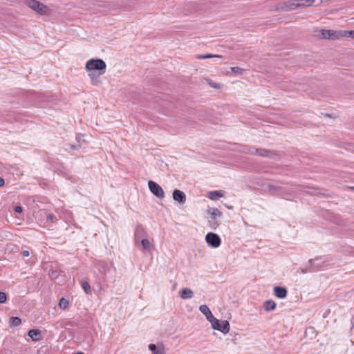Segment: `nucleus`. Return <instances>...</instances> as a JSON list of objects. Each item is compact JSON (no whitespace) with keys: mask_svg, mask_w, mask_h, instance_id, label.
Masks as SVG:
<instances>
[{"mask_svg":"<svg viewBox=\"0 0 354 354\" xmlns=\"http://www.w3.org/2000/svg\"><path fill=\"white\" fill-rule=\"evenodd\" d=\"M25 5L32 11L41 15H49L50 9L37 0H25Z\"/></svg>","mask_w":354,"mask_h":354,"instance_id":"f257e3e1","label":"nucleus"},{"mask_svg":"<svg viewBox=\"0 0 354 354\" xmlns=\"http://www.w3.org/2000/svg\"><path fill=\"white\" fill-rule=\"evenodd\" d=\"M106 67V63L101 59H91L86 62L85 66L86 71H98L99 75H102L105 73Z\"/></svg>","mask_w":354,"mask_h":354,"instance_id":"f03ea898","label":"nucleus"},{"mask_svg":"<svg viewBox=\"0 0 354 354\" xmlns=\"http://www.w3.org/2000/svg\"><path fill=\"white\" fill-rule=\"evenodd\" d=\"M322 39L338 40L342 38V30L321 29L317 35Z\"/></svg>","mask_w":354,"mask_h":354,"instance_id":"7ed1b4c3","label":"nucleus"},{"mask_svg":"<svg viewBox=\"0 0 354 354\" xmlns=\"http://www.w3.org/2000/svg\"><path fill=\"white\" fill-rule=\"evenodd\" d=\"M298 8V0H289L278 3L274 7V10L281 12H289Z\"/></svg>","mask_w":354,"mask_h":354,"instance_id":"20e7f679","label":"nucleus"},{"mask_svg":"<svg viewBox=\"0 0 354 354\" xmlns=\"http://www.w3.org/2000/svg\"><path fill=\"white\" fill-rule=\"evenodd\" d=\"M210 323L213 329L218 330L223 334H227L230 331V326L229 322L227 320L221 321L214 318Z\"/></svg>","mask_w":354,"mask_h":354,"instance_id":"39448f33","label":"nucleus"},{"mask_svg":"<svg viewBox=\"0 0 354 354\" xmlns=\"http://www.w3.org/2000/svg\"><path fill=\"white\" fill-rule=\"evenodd\" d=\"M308 263L310 264V267L309 268V272H317L321 270H324L326 268L328 264H326L327 261H321L320 258H316L315 259L309 260Z\"/></svg>","mask_w":354,"mask_h":354,"instance_id":"423d86ee","label":"nucleus"},{"mask_svg":"<svg viewBox=\"0 0 354 354\" xmlns=\"http://www.w3.org/2000/svg\"><path fill=\"white\" fill-rule=\"evenodd\" d=\"M148 186L150 192L158 198H163L165 197V192L162 188L156 182L149 180Z\"/></svg>","mask_w":354,"mask_h":354,"instance_id":"0eeeda50","label":"nucleus"},{"mask_svg":"<svg viewBox=\"0 0 354 354\" xmlns=\"http://www.w3.org/2000/svg\"><path fill=\"white\" fill-rule=\"evenodd\" d=\"M172 197L175 201L178 202L180 204H184L186 201L185 194L179 189H175L173 192Z\"/></svg>","mask_w":354,"mask_h":354,"instance_id":"6e6552de","label":"nucleus"},{"mask_svg":"<svg viewBox=\"0 0 354 354\" xmlns=\"http://www.w3.org/2000/svg\"><path fill=\"white\" fill-rule=\"evenodd\" d=\"M287 289L281 286H275L273 289L274 295L279 299H284L287 296Z\"/></svg>","mask_w":354,"mask_h":354,"instance_id":"1a4fd4ad","label":"nucleus"},{"mask_svg":"<svg viewBox=\"0 0 354 354\" xmlns=\"http://www.w3.org/2000/svg\"><path fill=\"white\" fill-rule=\"evenodd\" d=\"M199 310L206 317V319L211 322L215 317L212 315L209 307L206 305H201L199 307Z\"/></svg>","mask_w":354,"mask_h":354,"instance_id":"9d476101","label":"nucleus"},{"mask_svg":"<svg viewBox=\"0 0 354 354\" xmlns=\"http://www.w3.org/2000/svg\"><path fill=\"white\" fill-rule=\"evenodd\" d=\"M28 334L34 342H37L42 339L41 333L39 329H31L28 331Z\"/></svg>","mask_w":354,"mask_h":354,"instance_id":"9b49d317","label":"nucleus"},{"mask_svg":"<svg viewBox=\"0 0 354 354\" xmlns=\"http://www.w3.org/2000/svg\"><path fill=\"white\" fill-rule=\"evenodd\" d=\"M207 243H221L220 237L214 233L209 232L205 236Z\"/></svg>","mask_w":354,"mask_h":354,"instance_id":"f8f14e48","label":"nucleus"},{"mask_svg":"<svg viewBox=\"0 0 354 354\" xmlns=\"http://www.w3.org/2000/svg\"><path fill=\"white\" fill-rule=\"evenodd\" d=\"M206 196L212 201H216L218 198L223 197L224 194H223V192L221 190H216V191L209 192L207 194Z\"/></svg>","mask_w":354,"mask_h":354,"instance_id":"ddd939ff","label":"nucleus"},{"mask_svg":"<svg viewBox=\"0 0 354 354\" xmlns=\"http://www.w3.org/2000/svg\"><path fill=\"white\" fill-rule=\"evenodd\" d=\"M244 70L240 67H238V66H234V67H230L229 68V71H227L225 72V75H241L243 74Z\"/></svg>","mask_w":354,"mask_h":354,"instance_id":"4468645a","label":"nucleus"},{"mask_svg":"<svg viewBox=\"0 0 354 354\" xmlns=\"http://www.w3.org/2000/svg\"><path fill=\"white\" fill-rule=\"evenodd\" d=\"M180 297L183 299H190L193 297L194 292L193 291L187 288H183L180 292Z\"/></svg>","mask_w":354,"mask_h":354,"instance_id":"2eb2a0df","label":"nucleus"},{"mask_svg":"<svg viewBox=\"0 0 354 354\" xmlns=\"http://www.w3.org/2000/svg\"><path fill=\"white\" fill-rule=\"evenodd\" d=\"M263 308L267 312L274 310L276 308V303L272 300H267L263 302Z\"/></svg>","mask_w":354,"mask_h":354,"instance_id":"dca6fc26","label":"nucleus"},{"mask_svg":"<svg viewBox=\"0 0 354 354\" xmlns=\"http://www.w3.org/2000/svg\"><path fill=\"white\" fill-rule=\"evenodd\" d=\"M315 0H298V8H304L312 6Z\"/></svg>","mask_w":354,"mask_h":354,"instance_id":"f3484780","label":"nucleus"},{"mask_svg":"<svg viewBox=\"0 0 354 354\" xmlns=\"http://www.w3.org/2000/svg\"><path fill=\"white\" fill-rule=\"evenodd\" d=\"M208 213L212 216L213 218L220 217L222 215L221 212L217 208H209Z\"/></svg>","mask_w":354,"mask_h":354,"instance_id":"a211bd4d","label":"nucleus"},{"mask_svg":"<svg viewBox=\"0 0 354 354\" xmlns=\"http://www.w3.org/2000/svg\"><path fill=\"white\" fill-rule=\"evenodd\" d=\"M149 349L152 352V354L157 353L160 351H165L164 347L161 346H156L154 344H150L149 345Z\"/></svg>","mask_w":354,"mask_h":354,"instance_id":"6ab92c4d","label":"nucleus"},{"mask_svg":"<svg viewBox=\"0 0 354 354\" xmlns=\"http://www.w3.org/2000/svg\"><path fill=\"white\" fill-rule=\"evenodd\" d=\"M88 76L93 85H98L100 83L99 75H97L93 73H91L88 74Z\"/></svg>","mask_w":354,"mask_h":354,"instance_id":"aec40b11","label":"nucleus"},{"mask_svg":"<svg viewBox=\"0 0 354 354\" xmlns=\"http://www.w3.org/2000/svg\"><path fill=\"white\" fill-rule=\"evenodd\" d=\"M21 323V320L18 317H12L10 319V324L11 326H18Z\"/></svg>","mask_w":354,"mask_h":354,"instance_id":"412c9836","label":"nucleus"},{"mask_svg":"<svg viewBox=\"0 0 354 354\" xmlns=\"http://www.w3.org/2000/svg\"><path fill=\"white\" fill-rule=\"evenodd\" d=\"M82 288L86 294H88V295L91 294V292H92L91 288V286L88 281H83L82 283Z\"/></svg>","mask_w":354,"mask_h":354,"instance_id":"4be33fe9","label":"nucleus"},{"mask_svg":"<svg viewBox=\"0 0 354 354\" xmlns=\"http://www.w3.org/2000/svg\"><path fill=\"white\" fill-rule=\"evenodd\" d=\"M59 306L60 308L65 310L68 306V301L66 299L62 297L59 302Z\"/></svg>","mask_w":354,"mask_h":354,"instance_id":"5701e85b","label":"nucleus"},{"mask_svg":"<svg viewBox=\"0 0 354 354\" xmlns=\"http://www.w3.org/2000/svg\"><path fill=\"white\" fill-rule=\"evenodd\" d=\"M139 246H142L140 250L142 252H151L153 249V245H138Z\"/></svg>","mask_w":354,"mask_h":354,"instance_id":"b1692460","label":"nucleus"},{"mask_svg":"<svg viewBox=\"0 0 354 354\" xmlns=\"http://www.w3.org/2000/svg\"><path fill=\"white\" fill-rule=\"evenodd\" d=\"M342 37H351L354 39V30H342Z\"/></svg>","mask_w":354,"mask_h":354,"instance_id":"393cba45","label":"nucleus"},{"mask_svg":"<svg viewBox=\"0 0 354 354\" xmlns=\"http://www.w3.org/2000/svg\"><path fill=\"white\" fill-rule=\"evenodd\" d=\"M54 218H55V217H54L53 214H50L46 215V221L44 223V226L46 227H50V226L48 224H47V223H48V222L52 223L53 221Z\"/></svg>","mask_w":354,"mask_h":354,"instance_id":"a878e982","label":"nucleus"},{"mask_svg":"<svg viewBox=\"0 0 354 354\" xmlns=\"http://www.w3.org/2000/svg\"><path fill=\"white\" fill-rule=\"evenodd\" d=\"M7 301V295L4 292H0V304H5Z\"/></svg>","mask_w":354,"mask_h":354,"instance_id":"bb28decb","label":"nucleus"},{"mask_svg":"<svg viewBox=\"0 0 354 354\" xmlns=\"http://www.w3.org/2000/svg\"><path fill=\"white\" fill-rule=\"evenodd\" d=\"M257 153L261 156H268V151L263 149H257Z\"/></svg>","mask_w":354,"mask_h":354,"instance_id":"cd10ccee","label":"nucleus"},{"mask_svg":"<svg viewBox=\"0 0 354 354\" xmlns=\"http://www.w3.org/2000/svg\"><path fill=\"white\" fill-rule=\"evenodd\" d=\"M205 59L212 58V57H222L221 55H213V54H206L205 55Z\"/></svg>","mask_w":354,"mask_h":354,"instance_id":"c85d7f7f","label":"nucleus"},{"mask_svg":"<svg viewBox=\"0 0 354 354\" xmlns=\"http://www.w3.org/2000/svg\"><path fill=\"white\" fill-rule=\"evenodd\" d=\"M209 85L212 87V88H220L221 86L218 84L217 83H214V82H209Z\"/></svg>","mask_w":354,"mask_h":354,"instance_id":"c756f323","label":"nucleus"},{"mask_svg":"<svg viewBox=\"0 0 354 354\" xmlns=\"http://www.w3.org/2000/svg\"><path fill=\"white\" fill-rule=\"evenodd\" d=\"M15 211L17 213H21L22 212V207L21 206H16L15 207Z\"/></svg>","mask_w":354,"mask_h":354,"instance_id":"7c9ffc66","label":"nucleus"},{"mask_svg":"<svg viewBox=\"0 0 354 354\" xmlns=\"http://www.w3.org/2000/svg\"><path fill=\"white\" fill-rule=\"evenodd\" d=\"M196 58L198 59H205V55H196Z\"/></svg>","mask_w":354,"mask_h":354,"instance_id":"2f4dec72","label":"nucleus"},{"mask_svg":"<svg viewBox=\"0 0 354 354\" xmlns=\"http://www.w3.org/2000/svg\"><path fill=\"white\" fill-rule=\"evenodd\" d=\"M5 184V180L3 178L0 177V187L3 186Z\"/></svg>","mask_w":354,"mask_h":354,"instance_id":"473e14b6","label":"nucleus"},{"mask_svg":"<svg viewBox=\"0 0 354 354\" xmlns=\"http://www.w3.org/2000/svg\"><path fill=\"white\" fill-rule=\"evenodd\" d=\"M23 256L24 257H28L29 256V252L28 250H24L23 252Z\"/></svg>","mask_w":354,"mask_h":354,"instance_id":"72a5a7b5","label":"nucleus"},{"mask_svg":"<svg viewBox=\"0 0 354 354\" xmlns=\"http://www.w3.org/2000/svg\"><path fill=\"white\" fill-rule=\"evenodd\" d=\"M140 243L142 244H144V243H150L149 241L147 240V239H142L141 241H140Z\"/></svg>","mask_w":354,"mask_h":354,"instance_id":"f704fd0d","label":"nucleus"},{"mask_svg":"<svg viewBox=\"0 0 354 354\" xmlns=\"http://www.w3.org/2000/svg\"><path fill=\"white\" fill-rule=\"evenodd\" d=\"M212 248H217L220 245H210Z\"/></svg>","mask_w":354,"mask_h":354,"instance_id":"c9c22d12","label":"nucleus"},{"mask_svg":"<svg viewBox=\"0 0 354 354\" xmlns=\"http://www.w3.org/2000/svg\"><path fill=\"white\" fill-rule=\"evenodd\" d=\"M227 207L228 209H232V206H227Z\"/></svg>","mask_w":354,"mask_h":354,"instance_id":"e433bc0d","label":"nucleus"},{"mask_svg":"<svg viewBox=\"0 0 354 354\" xmlns=\"http://www.w3.org/2000/svg\"><path fill=\"white\" fill-rule=\"evenodd\" d=\"M43 214H44V212H39L40 216H42Z\"/></svg>","mask_w":354,"mask_h":354,"instance_id":"4c0bfd02","label":"nucleus"},{"mask_svg":"<svg viewBox=\"0 0 354 354\" xmlns=\"http://www.w3.org/2000/svg\"><path fill=\"white\" fill-rule=\"evenodd\" d=\"M76 354H84L82 352H77Z\"/></svg>","mask_w":354,"mask_h":354,"instance_id":"58836bf2","label":"nucleus"},{"mask_svg":"<svg viewBox=\"0 0 354 354\" xmlns=\"http://www.w3.org/2000/svg\"><path fill=\"white\" fill-rule=\"evenodd\" d=\"M350 189L354 191V187H351Z\"/></svg>","mask_w":354,"mask_h":354,"instance_id":"ea45409f","label":"nucleus"},{"mask_svg":"<svg viewBox=\"0 0 354 354\" xmlns=\"http://www.w3.org/2000/svg\"><path fill=\"white\" fill-rule=\"evenodd\" d=\"M39 221L40 222L41 224L42 223V221H41L40 219H39Z\"/></svg>","mask_w":354,"mask_h":354,"instance_id":"a19ab883","label":"nucleus"},{"mask_svg":"<svg viewBox=\"0 0 354 354\" xmlns=\"http://www.w3.org/2000/svg\"><path fill=\"white\" fill-rule=\"evenodd\" d=\"M353 255L354 256V254Z\"/></svg>","mask_w":354,"mask_h":354,"instance_id":"79ce46f5","label":"nucleus"}]
</instances>
